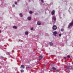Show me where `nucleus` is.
<instances>
[{
	"instance_id": "21",
	"label": "nucleus",
	"mask_w": 73,
	"mask_h": 73,
	"mask_svg": "<svg viewBox=\"0 0 73 73\" xmlns=\"http://www.w3.org/2000/svg\"><path fill=\"white\" fill-rule=\"evenodd\" d=\"M26 68H28V69H30V68L29 67H26Z\"/></svg>"
},
{
	"instance_id": "35",
	"label": "nucleus",
	"mask_w": 73,
	"mask_h": 73,
	"mask_svg": "<svg viewBox=\"0 0 73 73\" xmlns=\"http://www.w3.org/2000/svg\"><path fill=\"white\" fill-rule=\"evenodd\" d=\"M0 68H1V66H0Z\"/></svg>"
},
{
	"instance_id": "33",
	"label": "nucleus",
	"mask_w": 73,
	"mask_h": 73,
	"mask_svg": "<svg viewBox=\"0 0 73 73\" xmlns=\"http://www.w3.org/2000/svg\"><path fill=\"white\" fill-rule=\"evenodd\" d=\"M1 33V31L0 30V33Z\"/></svg>"
},
{
	"instance_id": "20",
	"label": "nucleus",
	"mask_w": 73,
	"mask_h": 73,
	"mask_svg": "<svg viewBox=\"0 0 73 73\" xmlns=\"http://www.w3.org/2000/svg\"><path fill=\"white\" fill-rule=\"evenodd\" d=\"M70 69H73V67H70Z\"/></svg>"
},
{
	"instance_id": "9",
	"label": "nucleus",
	"mask_w": 73,
	"mask_h": 73,
	"mask_svg": "<svg viewBox=\"0 0 73 73\" xmlns=\"http://www.w3.org/2000/svg\"><path fill=\"white\" fill-rule=\"evenodd\" d=\"M28 32L27 31H26L25 32V34L26 35H28Z\"/></svg>"
},
{
	"instance_id": "27",
	"label": "nucleus",
	"mask_w": 73,
	"mask_h": 73,
	"mask_svg": "<svg viewBox=\"0 0 73 73\" xmlns=\"http://www.w3.org/2000/svg\"><path fill=\"white\" fill-rule=\"evenodd\" d=\"M64 59H65V60H66V57H64Z\"/></svg>"
},
{
	"instance_id": "15",
	"label": "nucleus",
	"mask_w": 73,
	"mask_h": 73,
	"mask_svg": "<svg viewBox=\"0 0 73 73\" xmlns=\"http://www.w3.org/2000/svg\"><path fill=\"white\" fill-rule=\"evenodd\" d=\"M19 15L20 17H23V15H22V14L21 13H20Z\"/></svg>"
},
{
	"instance_id": "26",
	"label": "nucleus",
	"mask_w": 73,
	"mask_h": 73,
	"mask_svg": "<svg viewBox=\"0 0 73 73\" xmlns=\"http://www.w3.org/2000/svg\"><path fill=\"white\" fill-rule=\"evenodd\" d=\"M19 41H20L21 42H23V41L22 40L20 41V40H19Z\"/></svg>"
},
{
	"instance_id": "34",
	"label": "nucleus",
	"mask_w": 73,
	"mask_h": 73,
	"mask_svg": "<svg viewBox=\"0 0 73 73\" xmlns=\"http://www.w3.org/2000/svg\"><path fill=\"white\" fill-rule=\"evenodd\" d=\"M72 64H73V61L72 62Z\"/></svg>"
},
{
	"instance_id": "18",
	"label": "nucleus",
	"mask_w": 73,
	"mask_h": 73,
	"mask_svg": "<svg viewBox=\"0 0 73 73\" xmlns=\"http://www.w3.org/2000/svg\"><path fill=\"white\" fill-rule=\"evenodd\" d=\"M7 53L8 54V55H10V52H7Z\"/></svg>"
},
{
	"instance_id": "2",
	"label": "nucleus",
	"mask_w": 73,
	"mask_h": 73,
	"mask_svg": "<svg viewBox=\"0 0 73 73\" xmlns=\"http://www.w3.org/2000/svg\"><path fill=\"white\" fill-rule=\"evenodd\" d=\"M57 28V26L55 25H54L52 27L53 29L54 30H56Z\"/></svg>"
},
{
	"instance_id": "29",
	"label": "nucleus",
	"mask_w": 73,
	"mask_h": 73,
	"mask_svg": "<svg viewBox=\"0 0 73 73\" xmlns=\"http://www.w3.org/2000/svg\"><path fill=\"white\" fill-rule=\"evenodd\" d=\"M1 58H4V57H3V56H1Z\"/></svg>"
},
{
	"instance_id": "12",
	"label": "nucleus",
	"mask_w": 73,
	"mask_h": 73,
	"mask_svg": "<svg viewBox=\"0 0 73 73\" xmlns=\"http://www.w3.org/2000/svg\"><path fill=\"white\" fill-rule=\"evenodd\" d=\"M52 69H53V70H56V68L54 67H53L52 68Z\"/></svg>"
},
{
	"instance_id": "6",
	"label": "nucleus",
	"mask_w": 73,
	"mask_h": 73,
	"mask_svg": "<svg viewBox=\"0 0 73 73\" xmlns=\"http://www.w3.org/2000/svg\"><path fill=\"white\" fill-rule=\"evenodd\" d=\"M25 68V66L23 65H21V68Z\"/></svg>"
},
{
	"instance_id": "22",
	"label": "nucleus",
	"mask_w": 73,
	"mask_h": 73,
	"mask_svg": "<svg viewBox=\"0 0 73 73\" xmlns=\"http://www.w3.org/2000/svg\"><path fill=\"white\" fill-rule=\"evenodd\" d=\"M12 6L13 7H15V5H13Z\"/></svg>"
},
{
	"instance_id": "11",
	"label": "nucleus",
	"mask_w": 73,
	"mask_h": 73,
	"mask_svg": "<svg viewBox=\"0 0 73 73\" xmlns=\"http://www.w3.org/2000/svg\"><path fill=\"white\" fill-rule=\"evenodd\" d=\"M13 28L14 29H17V27H16V26H13Z\"/></svg>"
},
{
	"instance_id": "30",
	"label": "nucleus",
	"mask_w": 73,
	"mask_h": 73,
	"mask_svg": "<svg viewBox=\"0 0 73 73\" xmlns=\"http://www.w3.org/2000/svg\"><path fill=\"white\" fill-rule=\"evenodd\" d=\"M58 70H56V71L57 72H58Z\"/></svg>"
},
{
	"instance_id": "1",
	"label": "nucleus",
	"mask_w": 73,
	"mask_h": 73,
	"mask_svg": "<svg viewBox=\"0 0 73 73\" xmlns=\"http://www.w3.org/2000/svg\"><path fill=\"white\" fill-rule=\"evenodd\" d=\"M73 25V20H72V22H71L70 23V24H69V25L68 26V28H70V27L72 26Z\"/></svg>"
},
{
	"instance_id": "23",
	"label": "nucleus",
	"mask_w": 73,
	"mask_h": 73,
	"mask_svg": "<svg viewBox=\"0 0 73 73\" xmlns=\"http://www.w3.org/2000/svg\"><path fill=\"white\" fill-rule=\"evenodd\" d=\"M41 1L42 3H44V0H41Z\"/></svg>"
},
{
	"instance_id": "24",
	"label": "nucleus",
	"mask_w": 73,
	"mask_h": 73,
	"mask_svg": "<svg viewBox=\"0 0 73 73\" xmlns=\"http://www.w3.org/2000/svg\"><path fill=\"white\" fill-rule=\"evenodd\" d=\"M31 31H32V30H33V28H32L31 29Z\"/></svg>"
},
{
	"instance_id": "3",
	"label": "nucleus",
	"mask_w": 73,
	"mask_h": 73,
	"mask_svg": "<svg viewBox=\"0 0 73 73\" xmlns=\"http://www.w3.org/2000/svg\"><path fill=\"white\" fill-rule=\"evenodd\" d=\"M53 35L55 37H56V36H57L56 35H57V32L56 31H54L53 33Z\"/></svg>"
},
{
	"instance_id": "31",
	"label": "nucleus",
	"mask_w": 73,
	"mask_h": 73,
	"mask_svg": "<svg viewBox=\"0 0 73 73\" xmlns=\"http://www.w3.org/2000/svg\"><path fill=\"white\" fill-rule=\"evenodd\" d=\"M51 72H53V71H52V70H50Z\"/></svg>"
},
{
	"instance_id": "14",
	"label": "nucleus",
	"mask_w": 73,
	"mask_h": 73,
	"mask_svg": "<svg viewBox=\"0 0 73 73\" xmlns=\"http://www.w3.org/2000/svg\"><path fill=\"white\" fill-rule=\"evenodd\" d=\"M28 19L29 20H31V18L30 17H28Z\"/></svg>"
},
{
	"instance_id": "17",
	"label": "nucleus",
	"mask_w": 73,
	"mask_h": 73,
	"mask_svg": "<svg viewBox=\"0 0 73 73\" xmlns=\"http://www.w3.org/2000/svg\"><path fill=\"white\" fill-rule=\"evenodd\" d=\"M21 72H24V70H21Z\"/></svg>"
},
{
	"instance_id": "7",
	"label": "nucleus",
	"mask_w": 73,
	"mask_h": 73,
	"mask_svg": "<svg viewBox=\"0 0 73 73\" xmlns=\"http://www.w3.org/2000/svg\"><path fill=\"white\" fill-rule=\"evenodd\" d=\"M40 59H42V56H40L39 57Z\"/></svg>"
},
{
	"instance_id": "25",
	"label": "nucleus",
	"mask_w": 73,
	"mask_h": 73,
	"mask_svg": "<svg viewBox=\"0 0 73 73\" xmlns=\"http://www.w3.org/2000/svg\"><path fill=\"white\" fill-rule=\"evenodd\" d=\"M59 36H60V37H61V34H60L59 35Z\"/></svg>"
},
{
	"instance_id": "32",
	"label": "nucleus",
	"mask_w": 73,
	"mask_h": 73,
	"mask_svg": "<svg viewBox=\"0 0 73 73\" xmlns=\"http://www.w3.org/2000/svg\"><path fill=\"white\" fill-rule=\"evenodd\" d=\"M17 1H20V0H17Z\"/></svg>"
},
{
	"instance_id": "8",
	"label": "nucleus",
	"mask_w": 73,
	"mask_h": 73,
	"mask_svg": "<svg viewBox=\"0 0 73 73\" xmlns=\"http://www.w3.org/2000/svg\"><path fill=\"white\" fill-rule=\"evenodd\" d=\"M50 45L51 46L53 45V43H52V42H50Z\"/></svg>"
},
{
	"instance_id": "28",
	"label": "nucleus",
	"mask_w": 73,
	"mask_h": 73,
	"mask_svg": "<svg viewBox=\"0 0 73 73\" xmlns=\"http://www.w3.org/2000/svg\"><path fill=\"white\" fill-rule=\"evenodd\" d=\"M15 4H17V2H15Z\"/></svg>"
},
{
	"instance_id": "16",
	"label": "nucleus",
	"mask_w": 73,
	"mask_h": 73,
	"mask_svg": "<svg viewBox=\"0 0 73 73\" xmlns=\"http://www.w3.org/2000/svg\"><path fill=\"white\" fill-rule=\"evenodd\" d=\"M29 13L30 14H32V11H30L29 12Z\"/></svg>"
},
{
	"instance_id": "13",
	"label": "nucleus",
	"mask_w": 73,
	"mask_h": 73,
	"mask_svg": "<svg viewBox=\"0 0 73 73\" xmlns=\"http://www.w3.org/2000/svg\"><path fill=\"white\" fill-rule=\"evenodd\" d=\"M37 24L38 25H40V24H41V23L40 22H37Z\"/></svg>"
},
{
	"instance_id": "19",
	"label": "nucleus",
	"mask_w": 73,
	"mask_h": 73,
	"mask_svg": "<svg viewBox=\"0 0 73 73\" xmlns=\"http://www.w3.org/2000/svg\"><path fill=\"white\" fill-rule=\"evenodd\" d=\"M67 57H68V58H70V56L69 55H68L67 56Z\"/></svg>"
},
{
	"instance_id": "4",
	"label": "nucleus",
	"mask_w": 73,
	"mask_h": 73,
	"mask_svg": "<svg viewBox=\"0 0 73 73\" xmlns=\"http://www.w3.org/2000/svg\"><path fill=\"white\" fill-rule=\"evenodd\" d=\"M52 19H53L54 20V21H55L56 20V17L55 16H53L52 17Z\"/></svg>"
},
{
	"instance_id": "10",
	"label": "nucleus",
	"mask_w": 73,
	"mask_h": 73,
	"mask_svg": "<svg viewBox=\"0 0 73 73\" xmlns=\"http://www.w3.org/2000/svg\"><path fill=\"white\" fill-rule=\"evenodd\" d=\"M60 31L62 32H63V31H64V29L63 28H62L61 29Z\"/></svg>"
},
{
	"instance_id": "5",
	"label": "nucleus",
	"mask_w": 73,
	"mask_h": 73,
	"mask_svg": "<svg viewBox=\"0 0 73 73\" xmlns=\"http://www.w3.org/2000/svg\"><path fill=\"white\" fill-rule=\"evenodd\" d=\"M55 13V11H54L53 10L51 12V14H52V15H54V13Z\"/></svg>"
}]
</instances>
